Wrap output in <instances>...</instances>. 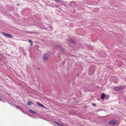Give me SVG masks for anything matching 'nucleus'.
<instances>
[{
    "instance_id": "1",
    "label": "nucleus",
    "mask_w": 126,
    "mask_h": 126,
    "mask_svg": "<svg viewBox=\"0 0 126 126\" xmlns=\"http://www.w3.org/2000/svg\"><path fill=\"white\" fill-rule=\"evenodd\" d=\"M125 88L124 86L114 87L113 88L115 91H120L124 90Z\"/></svg>"
},
{
    "instance_id": "16",
    "label": "nucleus",
    "mask_w": 126,
    "mask_h": 126,
    "mask_svg": "<svg viewBox=\"0 0 126 126\" xmlns=\"http://www.w3.org/2000/svg\"><path fill=\"white\" fill-rule=\"evenodd\" d=\"M33 45V44L32 43H31V45L32 46Z\"/></svg>"
},
{
    "instance_id": "7",
    "label": "nucleus",
    "mask_w": 126,
    "mask_h": 126,
    "mask_svg": "<svg viewBox=\"0 0 126 126\" xmlns=\"http://www.w3.org/2000/svg\"><path fill=\"white\" fill-rule=\"evenodd\" d=\"M37 104L40 106L42 107L43 108H45V107L43 105L41 104L38 102H37Z\"/></svg>"
},
{
    "instance_id": "14",
    "label": "nucleus",
    "mask_w": 126,
    "mask_h": 126,
    "mask_svg": "<svg viewBox=\"0 0 126 126\" xmlns=\"http://www.w3.org/2000/svg\"><path fill=\"white\" fill-rule=\"evenodd\" d=\"M29 42H31V43H32V41L31 40H29Z\"/></svg>"
},
{
    "instance_id": "3",
    "label": "nucleus",
    "mask_w": 126,
    "mask_h": 126,
    "mask_svg": "<svg viewBox=\"0 0 126 126\" xmlns=\"http://www.w3.org/2000/svg\"><path fill=\"white\" fill-rule=\"evenodd\" d=\"M117 122V121L116 120H112L109 122V124L111 125H114Z\"/></svg>"
},
{
    "instance_id": "13",
    "label": "nucleus",
    "mask_w": 126,
    "mask_h": 126,
    "mask_svg": "<svg viewBox=\"0 0 126 126\" xmlns=\"http://www.w3.org/2000/svg\"><path fill=\"white\" fill-rule=\"evenodd\" d=\"M93 106H96V104H95V103H94V104L93 103Z\"/></svg>"
},
{
    "instance_id": "4",
    "label": "nucleus",
    "mask_w": 126,
    "mask_h": 126,
    "mask_svg": "<svg viewBox=\"0 0 126 126\" xmlns=\"http://www.w3.org/2000/svg\"><path fill=\"white\" fill-rule=\"evenodd\" d=\"M3 34L6 37H7L11 38L12 37V35L8 33H5L4 32H3Z\"/></svg>"
},
{
    "instance_id": "11",
    "label": "nucleus",
    "mask_w": 126,
    "mask_h": 126,
    "mask_svg": "<svg viewBox=\"0 0 126 126\" xmlns=\"http://www.w3.org/2000/svg\"><path fill=\"white\" fill-rule=\"evenodd\" d=\"M70 41L73 44H74L75 43V41L74 40H73L72 39H71L70 40Z\"/></svg>"
},
{
    "instance_id": "10",
    "label": "nucleus",
    "mask_w": 126,
    "mask_h": 126,
    "mask_svg": "<svg viewBox=\"0 0 126 126\" xmlns=\"http://www.w3.org/2000/svg\"><path fill=\"white\" fill-rule=\"evenodd\" d=\"M33 103V102L32 101H31L30 102H29L28 103V105H30L31 104Z\"/></svg>"
},
{
    "instance_id": "9",
    "label": "nucleus",
    "mask_w": 126,
    "mask_h": 126,
    "mask_svg": "<svg viewBox=\"0 0 126 126\" xmlns=\"http://www.w3.org/2000/svg\"><path fill=\"white\" fill-rule=\"evenodd\" d=\"M29 111L31 112H32V113L34 114H36L37 113V112H35V111H34V110H31V109Z\"/></svg>"
},
{
    "instance_id": "6",
    "label": "nucleus",
    "mask_w": 126,
    "mask_h": 126,
    "mask_svg": "<svg viewBox=\"0 0 126 126\" xmlns=\"http://www.w3.org/2000/svg\"><path fill=\"white\" fill-rule=\"evenodd\" d=\"M105 97V95L104 94L102 93L101 96V98L102 99H104Z\"/></svg>"
},
{
    "instance_id": "2",
    "label": "nucleus",
    "mask_w": 126,
    "mask_h": 126,
    "mask_svg": "<svg viewBox=\"0 0 126 126\" xmlns=\"http://www.w3.org/2000/svg\"><path fill=\"white\" fill-rule=\"evenodd\" d=\"M50 56V55L48 53L46 54L43 56V60L45 61H48V59Z\"/></svg>"
},
{
    "instance_id": "8",
    "label": "nucleus",
    "mask_w": 126,
    "mask_h": 126,
    "mask_svg": "<svg viewBox=\"0 0 126 126\" xmlns=\"http://www.w3.org/2000/svg\"><path fill=\"white\" fill-rule=\"evenodd\" d=\"M56 2H59V3L62 4L63 3V2L61 1L60 0H54Z\"/></svg>"
},
{
    "instance_id": "12",
    "label": "nucleus",
    "mask_w": 126,
    "mask_h": 126,
    "mask_svg": "<svg viewBox=\"0 0 126 126\" xmlns=\"http://www.w3.org/2000/svg\"><path fill=\"white\" fill-rule=\"evenodd\" d=\"M2 99V98L1 96L0 95V101H1Z\"/></svg>"
},
{
    "instance_id": "5",
    "label": "nucleus",
    "mask_w": 126,
    "mask_h": 126,
    "mask_svg": "<svg viewBox=\"0 0 126 126\" xmlns=\"http://www.w3.org/2000/svg\"><path fill=\"white\" fill-rule=\"evenodd\" d=\"M53 123H55L58 125V126L55 125L56 126H65V125L63 124H59V123H58L56 122L55 121H53Z\"/></svg>"
},
{
    "instance_id": "15",
    "label": "nucleus",
    "mask_w": 126,
    "mask_h": 126,
    "mask_svg": "<svg viewBox=\"0 0 126 126\" xmlns=\"http://www.w3.org/2000/svg\"><path fill=\"white\" fill-rule=\"evenodd\" d=\"M16 107H17V108H19V109H20L21 110H22V109H21V108H20V107H17V106H16Z\"/></svg>"
}]
</instances>
